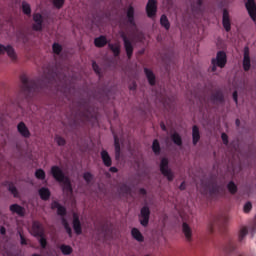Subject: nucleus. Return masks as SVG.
Segmentation results:
<instances>
[{"mask_svg":"<svg viewBox=\"0 0 256 256\" xmlns=\"http://www.w3.org/2000/svg\"><path fill=\"white\" fill-rule=\"evenodd\" d=\"M114 147H115V157L119 159L121 157V144L119 143V138L114 137Z\"/></svg>","mask_w":256,"mask_h":256,"instance_id":"34","label":"nucleus"},{"mask_svg":"<svg viewBox=\"0 0 256 256\" xmlns=\"http://www.w3.org/2000/svg\"><path fill=\"white\" fill-rule=\"evenodd\" d=\"M33 21L34 24L32 25L33 31H43V15L41 13H34L33 14Z\"/></svg>","mask_w":256,"mask_h":256,"instance_id":"12","label":"nucleus"},{"mask_svg":"<svg viewBox=\"0 0 256 256\" xmlns=\"http://www.w3.org/2000/svg\"><path fill=\"white\" fill-rule=\"evenodd\" d=\"M59 249L62 253V255H71L73 253V247L67 244H62L59 246Z\"/></svg>","mask_w":256,"mask_h":256,"instance_id":"35","label":"nucleus"},{"mask_svg":"<svg viewBox=\"0 0 256 256\" xmlns=\"http://www.w3.org/2000/svg\"><path fill=\"white\" fill-rule=\"evenodd\" d=\"M121 39L123 40V43H124V49L126 51L127 58L131 59V57H133V51H134L133 43H131V40H129V38L127 37V35H125V33L121 34Z\"/></svg>","mask_w":256,"mask_h":256,"instance_id":"11","label":"nucleus"},{"mask_svg":"<svg viewBox=\"0 0 256 256\" xmlns=\"http://www.w3.org/2000/svg\"><path fill=\"white\" fill-rule=\"evenodd\" d=\"M251 209H253V204L251 202H246L243 207L244 213H250Z\"/></svg>","mask_w":256,"mask_h":256,"instance_id":"51","label":"nucleus"},{"mask_svg":"<svg viewBox=\"0 0 256 256\" xmlns=\"http://www.w3.org/2000/svg\"><path fill=\"white\" fill-rule=\"evenodd\" d=\"M235 123H236V127H239L241 125V121L239 119H236Z\"/></svg>","mask_w":256,"mask_h":256,"instance_id":"62","label":"nucleus"},{"mask_svg":"<svg viewBox=\"0 0 256 256\" xmlns=\"http://www.w3.org/2000/svg\"><path fill=\"white\" fill-rule=\"evenodd\" d=\"M83 179L86 181L87 185H90L91 181H93V174H91V172H85L83 174Z\"/></svg>","mask_w":256,"mask_h":256,"instance_id":"44","label":"nucleus"},{"mask_svg":"<svg viewBox=\"0 0 256 256\" xmlns=\"http://www.w3.org/2000/svg\"><path fill=\"white\" fill-rule=\"evenodd\" d=\"M35 177H36V179H39L40 181H44V179L46 177L45 170L37 169L35 172Z\"/></svg>","mask_w":256,"mask_h":256,"instance_id":"42","label":"nucleus"},{"mask_svg":"<svg viewBox=\"0 0 256 256\" xmlns=\"http://www.w3.org/2000/svg\"><path fill=\"white\" fill-rule=\"evenodd\" d=\"M0 233H1V235H6L7 229H5L4 226H1V228H0Z\"/></svg>","mask_w":256,"mask_h":256,"instance_id":"59","label":"nucleus"},{"mask_svg":"<svg viewBox=\"0 0 256 256\" xmlns=\"http://www.w3.org/2000/svg\"><path fill=\"white\" fill-rule=\"evenodd\" d=\"M226 218L221 214L212 215L209 219L208 229L210 233L215 231V227H221L222 223H225Z\"/></svg>","mask_w":256,"mask_h":256,"instance_id":"7","label":"nucleus"},{"mask_svg":"<svg viewBox=\"0 0 256 256\" xmlns=\"http://www.w3.org/2000/svg\"><path fill=\"white\" fill-rule=\"evenodd\" d=\"M243 69L244 71H249V69H251V58L249 57L248 47L244 49Z\"/></svg>","mask_w":256,"mask_h":256,"instance_id":"22","label":"nucleus"},{"mask_svg":"<svg viewBox=\"0 0 256 256\" xmlns=\"http://www.w3.org/2000/svg\"><path fill=\"white\" fill-rule=\"evenodd\" d=\"M11 213H16L19 217H23L25 215V207L19 204H12L10 205Z\"/></svg>","mask_w":256,"mask_h":256,"instance_id":"24","label":"nucleus"},{"mask_svg":"<svg viewBox=\"0 0 256 256\" xmlns=\"http://www.w3.org/2000/svg\"><path fill=\"white\" fill-rule=\"evenodd\" d=\"M61 77H65V75L59 74L55 70H48V73L44 75L43 84L39 81L30 80L27 75L22 74L20 76V92L18 97L20 99H31V97L35 96V93H39L41 91V87H48L49 85H53L56 81H60Z\"/></svg>","mask_w":256,"mask_h":256,"instance_id":"1","label":"nucleus"},{"mask_svg":"<svg viewBox=\"0 0 256 256\" xmlns=\"http://www.w3.org/2000/svg\"><path fill=\"white\" fill-rule=\"evenodd\" d=\"M52 50H53V53L55 55H61V51H63V46H61V44L55 42L53 45H52Z\"/></svg>","mask_w":256,"mask_h":256,"instance_id":"40","label":"nucleus"},{"mask_svg":"<svg viewBox=\"0 0 256 256\" xmlns=\"http://www.w3.org/2000/svg\"><path fill=\"white\" fill-rule=\"evenodd\" d=\"M160 172L168 181H173L175 179V174L171 171L169 167V159L162 158L160 162Z\"/></svg>","mask_w":256,"mask_h":256,"instance_id":"5","label":"nucleus"},{"mask_svg":"<svg viewBox=\"0 0 256 256\" xmlns=\"http://www.w3.org/2000/svg\"><path fill=\"white\" fill-rule=\"evenodd\" d=\"M145 256H149V255H145Z\"/></svg>","mask_w":256,"mask_h":256,"instance_id":"63","label":"nucleus"},{"mask_svg":"<svg viewBox=\"0 0 256 256\" xmlns=\"http://www.w3.org/2000/svg\"><path fill=\"white\" fill-rule=\"evenodd\" d=\"M247 235H249V228L247 226L240 227L238 231V242L243 243Z\"/></svg>","mask_w":256,"mask_h":256,"instance_id":"26","label":"nucleus"},{"mask_svg":"<svg viewBox=\"0 0 256 256\" xmlns=\"http://www.w3.org/2000/svg\"><path fill=\"white\" fill-rule=\"evenodd\" d=\"M39 237V243L42 249H47V238H45V234Z\"/></svg>","mask_w":256,"mask_h":256,"instance_id":"48","label":"nucleus"},{"mask_svg":"<svg viewBox=\"0 0 256 256\" xmlns=\"http://www.w3.org/2000/svg\"><path fill=\"white\" fill-rule=\"evenodd\" d=\"M146 14L149 19L157 17V0H148L146 4Z\"/></svg>","mask_w":256,"mask_h":256,"instance_id":"9","label":"nucleus"},{"mask_svg":"<svg viewBox=\"0 0 256 256\" xmlns=\"http://www.w3.org/2000/svg\"><path fill=\"white\" fill-rule=\"evenodd\" d=\"M201 139V133L199 132V127L194 125L192 127V143L193 145H197Z\"/></svg>","mask_w":256,"mask_h":256,"instance_id":"25","label":"nucleus"},{"mask_svg":"<svg viewBox=\"0 0 256 256\" xmlns=\"http://www.w3.org/2000/svg\"><path fill=\"white\" fill-rule=\"evenodd\" d=\"M208 195L210 199H219L225 197L227 190H225L224 185H220L217 182H210L207 186Z\"/></svg>","mask_w":256,"mask_h":256,"instance_id":"3","label":"nucleus"},{"mask_svg":"<svg viewBox=\"0 0 256 256\" xmlns=\"http://www.w3.org/2000/svg\"><path fill=\"white\" fill-rule=\"evenodd\" d=\"M182 233L184 234V237L188 243L193 241V230L191 229V226L187 224V222H183L182 224Z\"/></svg>","mask_w":256,"mask_h":256,"instance_id":"16","label":"nucleus"},{"mask_svg":"<svg viewBox=\"0 0 256 256\" xmlns=\"http://www.w3.org/2000/svg\"><path fill=\"white\" fill-rule=\"evenodd\" d=\"M227 65V54L225 51H218L216 54V58L212 59V73H215L217 71V67H220V69H223Z\"/></svg>","mask_w":256,"mask_h":256,"instance_id":"4","label":"nucleus"},{"mask_svg":"<svg viewBox=\"0 0 256 256\" xmlns=\"http://www.w3.org/2000/svg\"><path fill=\"white\" fill-rule=\"evenodd\" d=\"M227 189L231 195H235L238 191L237 184H235V182H233V181H230L227 184Z\"/></svg>","mask_w":256,"mask_h":256,"instance_id":"38","label":"nucleus"},{"mask_svg":"<svg viewBox=\"0 0 256 256\" xmlns=\"http://www.w3.org/2000/svg\"><path fill=\"white\" fill-rule=\"evenodd\" d=\"M127 22L132 29H137V23H135V8L129 6L126 12Z\"/></svg>","mask_w":256,"mask_h":256,"instance_id":"14","label":"nucleus"},{"mask_svg":"<svg viewBox=\"0 0 256 256\" xmlns=\"http://www.w3.org/2000/svg\"><path fill=\"white\" fill-rule=\"evenodd\" d=\"M131 235H132L133 239L138 241V243H143V241H145V237L143 236L141 231H139V229H137V228H132Z\"/></svg>","mask_w":256,"mask_h":256,"instance_id":"28","label":"nucleus"},{"mask_svg":"<svg viewBox=\"0 0 256 256\" xmlns=\"http://www.w3.org/2000/svg\"><path fill=\"white\" fill-rule=\"evenodd\" d=\"M233 100L235 101V103H238V94L237 91H234L232 94Z\"/></svg>","mask_w":256,"mask_h":256,"instance_id":"56","label":"nucleus"},{"mask_svg":"<svg viewBox=\"0 0 256 256\" xmlns=\"http://www.w3.org/2000/svg\"><path fill=\"white\" fill-rule=\"evenodd\" d=\"M92 69H93L94 73H96V75H101V68L99 67L97 62H95V61L92 62Z\"/></svg>","mask_w":256,"mask_h":256,"instance_id":"50","label":"nucleus"},{"mask_svg":"<svg viewBox=\"0 0 256 256\" xmlns=\"http://www.w3.org/2000/svg\"><path fill=\"white\" fill-rule=\"evenodd\" d=\"M152 151L155 155L161 154V144H159V140L155 139L152 143Z\"/></svg>","mask_w":256,"mask_h":256,"instance_id":"37","label":"nucleus"},{"mask_svg":"<svg viewBox=\"0 0 256 256\" xmlns=\"http://www.w3.org/2000/svg\"><path fill=\"white\" fill-rule=\"evenodd\" d=\"M51 175L52 177L58 181V183H63V191L64 193L73 194V186L71 185V180L69 177L65 176V173L59 166L51 167Z\"/></svg>","mask_w":256,"mask_h":256,"instance_id":"2","label":"nucleus"},{"mask_svg":"<svg viewBox=\"0 0 256 256\" xmlns=\"http://www.w3.org/2000/svg\"><path fill=\"white\" fill-rule=\"evenodd\" d=\"M17 130L25 139H29V137H31V132L29 131V128H27V125H25V122L18 123Z\"/></svg>","mask_w":256,"mask_h":256,"instance_id":"20","label":"nucleus"},{"mask_svg":"<svg viewBox=\"0 0 256 256\" xmlns=\"http://www.w3.org/2000/svg\"><path fill=\"white\" fill-rule=\"evenodd\" d=\"M222 25L227 33L231 31V18L229 16V10H223Z\"/></svg>","mask_w":256,"mask_h":256,"instance_id":"17","label":"nucleus"},{"mask_svg":"<svg viewBox=\"0 0 256 256\" xmlns=\"http://www.w3.org/2000/svg\"><path fill=\"white\" fill-rule=\"evenodd\" d=\"M94 45L95 47L102 48L107 45V37L105 36H100L94 39Z\"/></svg>","mask_w":256,"mask_h":256,"instance_id":"32","label":"nucleus"},{"mask_svg":"<svg viewBox=\"0 0 256 256\" xmlns=\"http://www.w3.org/2000/svg\"><path fill=\"white\" fill-rule=\"evenodd\" d=\"M191 11L193 15H203V0H196L191 3Z\"/></svg>","mask_w":256,"mask_h":256,"instance_id":"18","label":"nucleus"},{"mask_svg":"<svg viewBox=\"0 0 256 256\" xmlns=\"http://www.w3.org/2000/svg\"><path fill=\"white\" fill-rule=\"evenodd\" d=\"M5 53H7L8 57L12 61H17V53L15 52V48H13L11 45L5 46L0 44V55H5Z\"/></svg>","mask_w":256,"mask_h":256,"instance_id":"10","label":"nucleus"},{"mask_svg":"<svg viewBox=\"0 0 256 256\" xmlns=\"http://www.w3.org/2000/svg\"><path fill=\"white\" fill-rule=\"evenodd\" d=\"M100 155L105 167H111L113 165V160L111 159V156L107 150H102Z\"/></svg>","mask_w":256,"mask_h":256,"instance_id":"23","label":"nucleus"},{"mask_svg":"<svg viewBox=\"0 0 256 256\" xmlns=\"http://www.w3.org/2000/svg\"><path fill=\"white\" fill-rule=\"evenodd\" d=\"M138 219L142 227H149V219H151V209H149V206H143L140 209Z\"/></svg>","mask_w":256,"mask_h":256,"instance_id":"6","label":"nucleus"},{"mask_svg":"<svg viewBox=\"0 0 256 256\" xmlns=\"http://www.w3.org/2000/svg\"><path fill=\"white\" fill-rule=\"evenodd\" d=\"M52 3L56 9H62L63 5H65V0H52Z\"/></svg>","mask_w":256,"mask_h":256,"instance_id":"49","label":"nucleus"},{"mask_svg":"<svg viewBox=\"0 0 256 256\" xmlns=\"http://www.w3.org/2000/svg\"><path fill=\"white\" fill-rule=\"evenodd\" d=\"M130 91H135V89H137V84L134 82L130 87H129Z\"/></svg>","mask_w":256,"mask_h":256,"instance_id":"60","label":"nucleus"},{"mask_svg":"<svg viewBox=\"0 0 256 256\" xmlns=\"http://www.w3.org/2000/svg\"><path fill=\"white\" fill-rule=\"evenodd\" d=\"M22 11L24 15H31V5L27 2H22Z\"/></svg>","mask_w":256,"mask_h":256,"instance_id":"43","label":"nucleus"},{"mask_svg":"<svg viewBox=\"0 0 256 256\" xmlns=\"http://www.w3.org/2000/svg\"><path fill=\"white\" fill-rule=\"evenodd\" d=\"M108 47L112 51L114 57H119L121 55V45L119 43H109Z\"/></svg>","mask_w":256,"mask_h":256,"instance_id":"29","label":"nucleus"},{"mask_svg":"<svg viewBox=\"0 0 256 256\" xmlns=\"http://www.w3.org/2000/svg\"><path fill=\"white\" fill-rule=\"evenodd\" d=\"M160 127H161L162 131H167V126H165V122H161Z\"/></svg>","mask_w":256,"mask_h":256,"instance_id":"61","label":"nucleus"},{"mask_svg":"<svg viewBox=\"0 0 256 256\" xmlns=\"http://www.w3.org/2000/svg\"><path fill=\"white\" fill-rule=\"evenodd\" d=\"M78 117L81 123H87L91 121V119H96L95 115L91 113L88 106H84L81 111L78 112Z\"/></svg>","mask_w":256,"mask_h":256,"instance_id":"8","label":"nucleus"},{"mask_svg":"<svg viewBox=\"0 0 256 256\" xmlns=\"http://www.w3.org/2000/svg\"><path fill=\"white\" fill-rule=\"evenodd\" d=\"M233 251H235V246L232 243H230L228 245V247L226 248V252L227 253H233Z\"/></svg>","mask_w":256,"mask_h":256,"instance_id":"54","label":"nucleus"},{"mask_svg":"<svg viewBox=\"0 0 256 256\" xmlns=\"http://www.w3.org/2000/svg\"><path fill=\"white\" fill-rule=\"evenodd\" d=\"M120 191L121 193H123L124 195H131V187H129L127 184H123L120 187Z\"/></svg>","mask_w":256,"mask_h":256,"instance_id":"45","label":"nucleus"},{"mask_svg":"<svg viewBox=\"0 0 256 256\" xmlns=\"http://www.w3.org/2000/svg\"><path fill=\"white\" fill-rule=\"evenodd\" d=\"M51 209L53 211L57 209V215H59L60 217H65V215H67V208H65V206H62L58 201H52Z\"/></svg>","mask_w":256,"mask_h":256,"instance_id":"19","label":"nucleus"},{"mask_svg":"<svg viewBox=\"0 0 256 256\" xmlns=\"http://www.w3.org/2000/svg\"><path fill=\"white\" fill-rule=\"evenodd\" d=\"M62 225L64 226V229L66 233L69 235V237L73 236V230L71 229V226H69V222H67V219H62Z\"/></svg>","mask_w":256,"mask_h":256,"instance_id":"39","label":"nucleus"},{"mask_svg":"<svg viewBox=\"0 0 256 256\" xmlns=\"http://www.w3.org/2000/svg\"><path fill=\"white\" fill-rule=\"evenodd\" d=\"M8 191L14 196L18 197L19 196V191L17 190V187L13 183L8 184Z\"/></svg>","mask_w":256,"mask_h":256,"instance_id":"41","label":"nucleus"},{"mask_svg":"<svg viewBox=\"0 0 256 256\" xmlns=\"http://www.w3.org/2000/svg\"><path fill=\"white\" fill-rule=\"evenodd\" d=\"M72 225L76 235H81V233H83V228L81 227V221L79 220V216L77 214L73 215Z\"/></svg>","mask_w":256,"mask_h":256,"instance_id":"21","label":"nucleus"},{"mask_svg":"<svg viewBox=\"0 0 256 256\" xmlns=\"http://www.w3.org/2000/svg\"><path fill=\"white\" fill-rule=\"evenodd\" d=\"M221 139L224 145H229V136L226 133L221 134Z\"/></svg>","mask_w":256,"mask_h":256,"instance_id":"52","label":"nucleus"},{"mask_svg":"<svg viewBox=\"0 0 256 256\" xmlns=\"http://www.w3.org/2000/svg\"><path fill=\"white\" fill-rule=\"evenodd\" d=\"M171 139L175 145H178V147H181V145H183V139L181 138V135H179V133H173L171 135Z\"/></svg>","mask_w":256,"mask_h":256,"instance_id":"36","label":"nucleus"},{"mask_svg":"<svg viewBox=\"0 0 256 256\" xmlns=\"http://www.w3.org/2000/svg\"><path fill=\"white\" fill-rule=\"evenodd\" d=\"M19 235H20L21 245H27V239L25 238V236H23V234L21 232H19Z\"/></svg>","mask_w":256,"mask_h":256,"instance_id":"53","label":"nucleus"},{"mask_svg":"<svg viewBox=\"0 0 256 256\" xmlns=\"http://www.w3.org/2000/svg\"><path fill=\"white\" fill-rule=\"evenodd\" d=\"M118 171H119V169H117V167H115V166L110 167V169H109L110 173H117Z\"/></svg>","mask_w":256,"mask_h":256,"instance_id":"57","label":"nucleus"},{"mask_svg":"<svg viewBox=\"0 0 256 256\" xmlns=\"http://www.w3.org/2000/svg\"><path fill=\"white\" fill-rule=\"evenodd\" d=\"M38 193L42 201H49L51 197V191L49 190V188L42 187L39 189Z\"/></svg>","mask_w":256,"mask_h":256,"instance_id":"27","label":"nucleus"},{"mask_svg":"<svg viewBox=\"0 0 256 256\" xmlns=\"http://www.w3.org/2000/svg\"><path fill=\"white\" fill-rule=\"evenodd\" d=\"M55 141H56L57 145H59V147H63V146H65L66 143H67V141L65 140V138H63V137H61V136H59V135H57V136L55 137Z\"/></svg>","mask_w":256,"mask_h":256,"instance_id":"47","label":"nucleus"},{"mask_svg":"<svg viewBox=\"0 0 256 256\" xmlns=\"http://www.w3.org/2000/svg\"><path fill=\"white\" fill-rule=\"evenodd\" d=\"M17 39H18V41H21L22 43H27V41H29V38L27 37V34H25V32H20L17 35Z\"/></svg>","mask_w":256,"mask_h":256,"instance_id":"46","label":"nucleus"},{"mask_svg":"<svg viewBox=\"0 0 256 256\" xmlns=\"http://www.w3.org/2000/svg\"><path fill=\"white\" fill-rule=\"evenodd\" d=\"M211 101L223 103L225 101V96L221 90H217L215 93L211 95Z\"/></svg>","mask_w":256,"mask_h":256,"instance_id":"30","label":"nucleus"},{"mask_svg":"<svg viewBox=\"0 0 256 256\" xmlns=\"http://www.w3.org/2000/svg\"><path fill=\"white\" fill-rule=\"evenodd\" d=\"M179 189H180V191H185V189H187V186H186V184H185V181H183V182L180 184Z\"/></svg>","mask_w":256,"mask_h":256,"instance_id":"55","label":"nucleus"},{"mask_svg":"<svg viewBox=\"0 0 256 256\" xmlns=\"http://www.w3.org/2000/svg\"><path fill=\"white\" fill-rule=\"evenodd\" d=\"M160 25L161 27H164L166 31H169V29H171V23L169 22V18H167V15L163 14L160 17Z\"/></svg>","mask_w":256,"mask_h":256,"instance_id":"33","label":"nucleus"},{"mask_svg":"<svg viewBox=\"0 0 256 256\" xmlns=\"http://www.w3.org/2000/svg\"><path fill=\"white\" fill-rule=\"evenodd\" d=\"M32 235L33 237H43L45 235V228L41 222L34 221L32 223Z\"/></svg>","mask_w":256,"mask_h":256,"instance_id":"13","label":"nucleus"},{"mask_svg":"<svg viewBox=\"0 0 256 256\" xmlns=\"http://www.w3.org/2000/svg\"><path fill=\"white\" fill-rule=\"evenodd\" d=\"M245 7L250 15L252 21H256V3L255 0H247Z\"/></svg>","mask_w":256,"mask_h":256,"instance_id":"15","label":"nucleus"},{"mask_svg":"<svg viewBox=\"0 0 256 256\" xmlns=\"http://www.w3.org/2000/svg\"><path fill=\"white\" fill-rule=\"evenodd\" d=\"M139 194L145 196V195H147V190H145V188H140Z\"/></svg>","mask_w":256,"mask_h":256,"instance_id":"58","label":"nucleus"},{"mask_svg":"<svg viewBox=\"0 0 256 256\" xmlns=\"http://www.w3.org/2000/svg\"><path fill=\"white\" fill-rule=\"evenodd\" d=\"M144 73L146 75L149 85L153 87L155 85V74L152 70L148 68H144Z\"/></svg>","mask_w":256,"mask_h":256,"instance_id":"31","label":"nucleus"}]
</instances>
